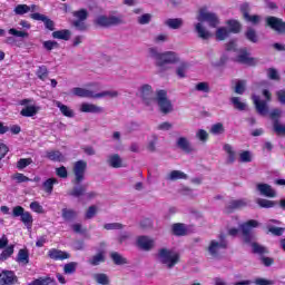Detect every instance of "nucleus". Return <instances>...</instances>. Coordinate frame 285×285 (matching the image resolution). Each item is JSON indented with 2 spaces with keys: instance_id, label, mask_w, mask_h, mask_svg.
<instances>
[{
  "instance_id": "4c0bfd02",
  "label": "nucleus",
  "mask_w": 285,
  "mask_h": 285,
  "mask_svg": "<svg viewBox=\"0 0 285 285\" xmlns=\"http://www.w3.org/2000/svg\"><path fill=\"white\" fill-rule=\"evenodd\" d=\"M88 262L91 266H99L101 262H106V256H104V253H98L97 255L92 256Z\"/></svg>"
},
{
  "instance_id": "49530a36",
  "label": "nucleus",
  "mask_w": 285,
  "mask_h": 285,
  "mask_svg": "<svg viewBox=\"0 0 285 285\" xmlns=\"http://www.w3.org/2000/svg\"><path fill=\"white\" fill-rule=\"evenodd\" d=\"M228 35H230V31H228V29H226L225 27L218 28L216 31V39H218V41H224V39H226Z\"/></svg>"
},
{
  "instance_id": "7ed1b4c3",
  "label": "nucleus",
  "mask_w": 285,
  "mask_h": 285,
  "mask_svg": "<svg viewBox=\"0 0 285 285\" xmlns=\"http://www.w3.org/2000/svg\"><path fill=\"white\" fill-rule=\"evenodd\" d=\"M155 104H157L163 115H170L175 110L173 101L168 99V92L164 89L156 92Z\"/></svg>"
},
{
  "instance_id": "f704fd0d",
  "label": "nucleus",
  "mask_w": 285,
  "mask_h": 285,
  "mask_svg": "<svg viewBox=\"0 0 285 285\" xmlns=\"http://www.w3.org/2000/svg\"><path fill=\"white\" fill-rule=\"evenodd\" d=\"M248 246H252V250L254 254L256 255H266V253H268V249L262 245H259L256 242H253L250 244H248Z\"/></svg>"
},
{
  "instance_id": "6e6552de",
  "label": "nucleus",
  "mask_w": 285,
  "mask_h": 285,
  "mask_svg": "<svg viewBox=\"0 0 285 285\" xmlns=\"http://www.w3.org/2000/svg\"><path fill=\"white\" fill-rule=\"evenodd\" d=\"M12 217H20V220L27 228H32V214L30 212H26V209L21 206H16L12 209Z\"/></svg>"
},
{
  "instance_id": "ddd939ff",
  "label": "nucleus",
  "mask_w": 285,
  "mask_h": 285,
  "mask_svg": "<svg viewBox=\"0 0 285 285\" xmlns=\"http://www.w3.org/2000/svg\"><path fill=\"white\" fill-rule=\"evenodd\" d=\"M17 282H19V278L14 275V272L8 269L0 272V285H14Z\"/></svg>"
},
{
  "instance_id": "13d9d810",
  "label": "nucleus",
  "mask_w": 285,
  "mask_h": 285,
  "mask_svg": "<svg viewBox=\"0 0 285 285\" xmlns=\"http://www.w3.org/2000/svg\"><path fill=\"white\" fill-rule=\"evenodd\" d=\"M151 19H153V14L144 13L142 16L137 18V21L140 26H146V24L150 23Z\"/></svg>"
},
{
  "instance_id": "864d4df0",
  "label": "nucleus",
  "mask_w": 285,
  "mask_h": 285,
  "mask_svg": "<svg viewBox=\"0 0 285 285\" xmlns=\"http://www.w3.org/2000/svg\"><path fill=\"white\" fill-rule=\"evenodd\" d=\"M78 264L75 262L68 263L63 267V272L66 275H72V273L77 272Z\"/></svg>"
},
{
  "instance_id": "052dcab7",
  "label": "nucleus",
  "mask_w": 285,
  "mask_h": 285,
  "mask_svg": "<svg viewBox=\"0 0 285 285\" xmlns=\"http://www.w3.org/2000/svg\"><path fill=\"white\" fill-rule=\"evenodd\" d=\"M245 37L248 39V41H252V43H257L258 41L257 33L254 29H248L245 33Z\"/></svg>"
},
{
  "instance_id": "7c9ffc66",
  "label": "nucleus",
  "mask_w": 285,
  "mask_h": 285,
  "mask_svg": "<svg viewBox=\"0 0 285 285\" xmlns=\"http://www.w3.org/2000/svg\"><path fill=\"white\" fill-rule=\"evenodd\" d=\"M110 257L116 266H124V264H128V259L117 252L111 253Z\"/></svg>"
},
{
  "instance_id": "603ef678",
  "label": "nucleus",
  "mask_w": 285,
  "mask_h": 285,
  "mask_svg": "<svg viewBox=\"0 0 285 285\" xmlns=\"http://www.w3.org/2000/svg\"><path fill=\"white\" fill-rule=\"evenodd\" d=\"M73 17H76L77 21H86V19H88V10L80 9L78 11H73Z\"/></svg>"
},
{
  "instance_id": "09e8293b",
  "label": "nucleus",
  "mask_w": 285,
  "mask_h": 285,
  "mask_svg": "<svg viewBox=\"0 0 285 285\" xmlns=\"http://www.w3.org/2000/svg\"><path fill=\"white\" fill-rule=\"evenodd\" d=\"M14 14H28V12H30V6L28 4H18L14 9H13Z\"/></svg>"
},
{
  "instance_id": "c03bdc74",
  "label": "nucleus",
  "mask_w": 285,
  "mask_h": 285,
  "mask_svg": "<svg viewBox=\"0 0 285 285\" xmlns=\"http://www.w3.org/2000/svg\"><path fill=\"white\" fill-rule=\"evenodd\" d=\"M36 75L39 79H41V81H46V79H48V75H49L48 67L40 66L36 72Z\"/></svg>"
},
{
  "instance_id": "8fccbe9b",
  "label": "nucleus",
  "mask_w": 285,
  "mask_h": 285,
  "mask_svg": "<svg viewBox=\"0 0 285 285\" xmlns=\"http://www.w3.org/2000/svg\"><path fill=\"white\" fill-rule=\"evenodd\" d=\"M232 104L236 110H246V104L242 102V98L239 97H233Z\"/></svg>"
},
{
  "instance_id": "cd10ccee",
  "label": "nucleus",
  "mask_w": 285,
  "mask_h": 285,
  "mask_svg": "<svg viewBox=\"0 0 285 285\" xmlns=\"http://www.w3.org/2000/svg\"><path fill=\"white\" fill-rule=\"evenodd\" d=\"M223 149L227 154V164H235L236 153L230 144H225Z\"/></svg>"
},
{
  "instance_id": "473e14b6",
  "label": "nucleus",
  "mask_w": 285,
  "mask_h": 285,
  "mask_svg": "<svg viewBox=\"0 0 285 285\" xmlns=\"http://www.w3.org/2000/svg\"><path fill=\"white\" fill-rule=\"evenodd\" d=\"M81 112H101L100 107H97V105L83 102L80 107Z\"/></svg>"
},
{
  "instance_id": "412c9836",
  "label": "nucleus",
  "mask_w": 285,
  "mask_h": 285,
  "mask_svg": "<svg viewBox=\"0 0 285 285\" xmlns=\"http://www.w3.org/2000/svg\"><path fill=\"white\" fill-rule=\"evenodd\" d=\"M27 285H57V281L50 276L39 277Z\"/></svg>"
},
{
  "instance_id": "e2e57ef3",
  "label": "nucleus",
  "mask_w": 285,
  "mask_h": 285,
  "mask_svg": "<svg viewBox=\"0 0 285 285\" xmlns=\"http://www.w3.org/2000/svg\"><path fill=\"white\" fill-rule=\"evenodd\" d=\"M85 20H75L72 22L73 28L80 30V32H85V30H88V24L83 22Z\"/></svg>"
},
{
  "instance_id": "6ab92c4d",
  "label": "nucleus",
  "mask_w": 285,
  "mask_h": 285,
  "mask_svg": "<svg viewBox=\"0 0 285 285\" xmlns=\"http://www.w3.org/2000/svg\"><path fill=\"white\" fill-rule=\"evenodd\" d=\"M166 181H177L178 179H188V175L181 170H171L165 176Z\"/></svg>"
},
{
  "instance_id": "423d86ee",
  "label": "nucleus",
  "mask_w": 285,
  "mask_h": 285,
  "mask_svg": "<svg viewBox=\"0 0 285 285\" xmlns=\"http://www.w3.org/2000/svg\"><path fill=\"white\" fill-rule=\"evenodd\" d=\"M263 95L265 96L266 100H262L259 96H255V95L252 96L254 106L258 115L268 114V101H271V91H268V89H264Z\"/></svg>"
},
{
  "instance_id": "72a5a7b5",
  "label": "nucleus",
  "mask_w": 285,
  "mask_h": 285,
  "mask_svg": "<svg viewBox=\"0 0 285 285\" xmlns=\"http://www.w3.org/2000/svg\"><path fill=\"white\" fill-rule=\"evenodd\" d=\"M39 112V107L37 106H27L20 111L22 117H35Z\"/></svg>"
},
{
  "instance_id": "f03ea898",
  "label": "nucleus",
  "mask_w": 285,
  "mask_h": 285,
  "mask_svg": "<svg viewBox=\"0 0 285 285\" xmlns=\"http://www.w3.org/2000/svg\"><path fill=\"white\" fill-rule=\"evenodd\" d=\"M180 255L177 250L170 248H160L157 253V259L159 264L168 268L169 271L175 268L179 264Z\"/></svg>"
},
{
  "instance_id": "f8f14e48",
  "label": "nucleus",
  "mask_w": 285,
  "mask_h": 285,
  "mask_svg": "<svg viewBox=\"0 0 285 285\" xmlns=\"http://www.w3.org/2000/svg\"><path fill=\"white\" fill-rule=\"evenodd\" d=\"M266 24L279 35H285V22L277 17H267Z\"/></svg>"
},
{
  "instance_id": "9b49d317",
  "label": "nucleus",
  "mask_w": 285,
  "mask_h": 285,
  "mask_svg": "<svg viewBox=\"0 0 285 285\" xmlns=\"http://www.w3.org/2000/svg\"><path fill=\"white\" fill-rule=\"evenodd\" d=\"M197 20L206 21L207 23H209L210 28H217V26H219V19L217 18V14L206 11V9H202L199 11Z\"/></svg>"
},
{
  "instance_id": "f257e3e1",
  "label": "nucleus",
  "mask_w": 285,
  "mask_h": 285,
  "mask_svg": "<svg viewBox=\"0 0 285 285\" xmlns=\"http://www.w3.org/2000/svg\"><path fill=\"white\" fill-rule=\"evenodd\" d=\"M149 56L155 59V63L159 72H166L170 70L168 65L179 63V55L175 51L159 52L157 48H149Z\"/></svg>"
},
{
  "instance_id": "58836bf2",
  "label": "nucleus",
  "mask_w": 285,
  "mask_h": 285,
  "mask_svg": "<svg viewBox=\"0 0 285 285\" xmlns=\"http://www.w3.org/2000/svg\"><path fill=\"white\" fill-rule=\"evenodd\" d=\"M273 130L278 136H285V125L279 122V120H274Z\"/></svg>"
},
{
  "instance_id": "774afa93",
  "label": "nucleus",
  "mask_w": 285,
  "mask_h": 285,
  "mask_svg": "<svg viewBox=\"0 0 285 285\" xmlns=\"http://www.w3.org/2000/svg\"><path fill=\"white\" fill-rule=\"evenodd\" d=\"M254 284H256V285H273L274 282L273 281H268L266 278H256Z\"/></svg>"
},
{
  "instance_id": "5fc2aeb1",
  "label": "nucleus",
  "mask_w": 285,
  "mask_h": 285,
  "mask_svg": "<svg viewBox=\"0 0 285 285\" xmlns=\"http://www.w3.org/2000/svg\"><path fill=\"white\" fill-rule=\"evenodd\" d=\"M227 26H229L230 32H234L236 35H237V32H239V30H242V24L237 20L227 21Z\"/></svg>"
},
{
  "instance_id": "c85d7f7f",
  "label": "nucleus",
  "mask_w": 285,
  "mask_h": 285,
  "mask_svg": "<svg viewBox=\"0 0 285 285\" xmlns=\"http://www.w3.org/2000/svg\"><path fill=\"white\" fill-rule=\"evenodd\" d=\"M55 184H59V180H57V178H48L42 184V188H43L45 193H48V195H52V190L55 188Z\"/></svg>"
},
{
  "instance_id": "69168bd1",
  "label": "nucleus",
  "mask_w": 285,
  "mask_h": 285,
  "mask_svg": "<svg viewBox=\"0 0 285 285\" xmlns=\"http://www.w3.org/2000/svg\"><path fill=\"white\" fill-rule=\"evenodd\" d=\"M95 23L101 28H106L108 26V17L99 16L98 19L95 20Z\"/></svg>"
},
{
  "instance_id": "37998d69",
  "label": "nucleus",
  "mask_w": 285,
  "mask_h": 285,
  "mask_svg": "<svg viewBox=\"0 0 285 285\" xmlns=\"http://www.w3.org/2000/svg\"><path fill=\"white\" fill-rule=\"evenodd\" d=\"M266 228L268 233H272V235H275L276 237H282V235H284V228L282 227H275L272 224H267Z\"/></svg>"
},
{
  "instance_id": "a18cd8bd",
  "label": "nucleus",
  "mask_w": 285,
  "mask_h": 285,
  "mask_svg": "<svg viewBox=\"0 0 285 285\" xmlns=\"http://www.w3.org/2000/svg\"><path fill=\"white\" fill-rule=\"evenodd\" d=\"M256 203L258 204V206L261 208H273L275 207L276 203L273 200H268V199H264V198H258L256 200Z\"/></svg>"
},
{
  "instance_id": "680f3d73",
  "label": "nucleus",
  "mask_w": 285,
  "mask_h": 285,
  "mask_svg": "<svg viewBox=\"0 0 285 285\" xmlns=\"http://www.w3.org/2000/svg\"><path fill=\"white\" fill-rule=\"evenodd\" d=\"M195 90L198 92H210V85H208V82H198L195 86Z\"/></svg>"
},
{
  "instance_id": "338daca9",
  "label": "nucleus",
  "mask_w": 285,
  "mask_h": 285,
  "mask_svg": "<svg viewBox=\"0 0 285 285\" xmlns=\"http://www.w3.org/2000/svg\"><path fill=\"white\" fill-rule=\"evenodd\" d=\"M196 137L197 139H199V141H208V131L204 129H199L196 132Z\"/></svg>"
},
{
  "instance_id": "bb28decb",
  "label": "nucleus",
  "mask_w": 285,
  "mask_h": 285,
  "mask_svg": "<svg viewBox=\"0 0 285 285\" xmlns=\"http://www.w3.org/2000/svg\"><path fill=\"white\" fill-rule=\"evenodd\" d=\"M55 105L57 106V108H59L60 112L65 117H69V118L75 117V111L72 109H70V107L61 104V101H56Z\"/></svg>"
},
{
  "instance_id": "e433bc0d",
  "label": "nucleus",
  "mask_w": 285,
  "mask_h": 285,
  "mask_svg": "<svg viewBox=\"0 0 285 285\" xmlns=\"http://www.w3.org/2000/svg\"><path fill=\"white\" fill-rule=\"evenodd\" d=\"M88 186L86 185H80L77 187H73V189L69 193L71 197H82V195H86Z\"/></svg>"
},
{
  "instance_id": "1a4fd4ad",
  "label": "nucleus",
  "mask_w": 285,
  "mask_h": 285,
  "mask_svg": "<svg viewBox=\"0 0 285 285\" xmlns=\"http://www.w3.org/2000/svg\"><path fill=\"white\" fill-rule=\"evenodd\" d=\"M86 168H88V164L83 160H78L73 165V175L75 180L73 184L79 185L81 181H83L86 177Z\"/></svg>"
},
{
  "instance_id": "4468645a",
  "label": "nucleus",
  "mask_w": 285,
  "mask_h": 285,
  "mask_svg": "<svg viewBox=\"0 0 285 285\" xmlns=\"http://www.w3.org/2000/svg\"><path fill=\"white\" fill-rule=\"evenodd\" d=\"M237 63H244L245 66H257V59L250 57V53L246 50H242L236 58Z\"/></svg>"
},
{
  "instance_id": "0e129e2a",
  "label": "nucleus",
  "mask_w": 285,
  "mask_h": 285,
  "mask_svg": "<svg viewBox=\"0 0 285 285\" xmlns=\"http://www.w3.org/2000/svg\"><path fill=\"white\" fill-rule=\"evenodd\" d=\"M94 279H96L98 284L108 285V276L106 274H95Z\"/></svg>"
},
{
  "instance_id": "2f4dec72",
  "label": "nucleus",
  "mask_w": 285,
  "mask_h": 285,
  "mask_svg": "<svg viewBox=\"0 0 285 285\" xmlns=\"http://www.w3.org/2000/svg\"><path fill=\"white\" fill-rule=\"evenodd\" d=\"M46 157L50 159V161H63V154L59 150L47 151Z\"/></svg>"
},
{
  "instance_id": "b1692460",
  "label": "nucleus",
  "mask_w": 285,
  "mask_h": 285,
  "mask_svg": "<svg viewBox=\"0 0 285 285\" xmlns=\"http://www.w3.org/2000/svg\"><path fill=\"white\" fill-rule=\"evenodd\" d=\"M124 23V16L121 13H109L108 26H121Z\"/></svg>"
},
{
  "instance_id": "f3484780",
  "label": "nucleus",
  "mask_w": 285,
  "mask_h": 285,
  "mask_svg": "<svg viewBox=\"0 0 285 285\" xmlns=\"http://www.w3.org/2000/svg\"><path fill=\"white\" fill-rule=\"evenodd\" d=\"M137 244L141 250H151V248H155V240L148 236L138 237Z\"/></svg>"
},
{
  "instance_id": "0eeeda50",
  "label": "nucleus",
  "mask_w": 285,
  "mask_h": 285,
  "mask_svg": "<svg viewBox=\"0 0 285 285\" xmlns=\"http://www.w3.org/2000/svg\"><path fill=\"white\" fill-rule=\"evenodd\" d=\"M71 92H72V95H75V97H82V98H87V99H101L104 97H108V91L95 94V91H92L90 89H83L81 87L72 88Z\"/></svg>"
},
{
  "instance_id": "5701e85b",
  "label": "nucleus",
  "mask_w": 285,
  "mask_h": 285,
  "mask_svg": "<svg viewBox=\"0 0 285 285\" xmlns=\"http://www.w3.org/2000/svg\"><path fill=\"white\" fill-rule=\"evenodd\" d=\"M16 262H18V264H23L24 266L30 264V254L28 253V249H20Z\"/></svg>"
},
{
  "instance_id": "bf43d9fd",
  "label": "nucleus",
  "mask_w": 285,
  "mask_h": 285,
  "mask_svg": "<svg viewBox=\"0 0 285 285\" xmlns=\"http://www.w3.org/2000/svg\"><path fill=\"white\" fill-rule=\"evenodd\" d=\"M9 35H12L13 37H20L21 39H28V37H30L27 31H19L14 28L9 29Z\"/></svg>"
},
{
  "instance_id": "6e6d98bb",
  "label": "nucleus",
  "mask_w": 285,
  "mask_h": 285,
  "mask_svg": "<svg viewBox=\"0 0 285 285\" xmlns=\"http://www.w3.org/2000/svg\"><path fill=\"white\" fill-rule=\"evenodd\" d=\"M32 164V158H21L17 163V169L18 170H23V168H28Z\"/></svg>"
},
{
  "instance_id": "79ce46f5",
  "label": "nucleus",
  "mask_w": 285,
  "mask_h": 285,
  "mask_svg": "<svg viewBox=\"0 0 285 285\" xmlns=\"http://www.w3.org/2000/svg\"><path fill=\"white\" fill-rule=\"evenodd\" d=\"M239 161L242 164H250L253 161V154L248 150H244L239 154Z\"/></svg>"
},
{
  "instance_id": "4d7b16f0",
  "label": "nucleus",
  "mask_w": 285,
  "mask_h": 285,
  "mask_svg": "<svg viewBox=\"0 0 285 285\" xmlns=\"http://www.w3.org/2000/svg\"><path fill=\"white\" fill-rule=\"evenodd\" d=\"M236 95H244L246 92V80H238L235 86Z\"/></svg>"
},
{
  "instance_id": "ea45409f",
  "label": "nucleus",
  "mask_w": 285,
  "mask_h": 285,
  "mask_svg": "<svg viewBox=\"0 0 285 285\" xmlns=\"http://www.w3.org/2000/svg\"><path fill=\"white\" fill-rule=\"evenodd\" d=\"M209 132L212 135H224V132H226V129L224 128V124L217 122L212 126Z\"/></svg>"
},
{
  "instance_id": "2eb2a0df",
  "label": "nucleus",
  "mask_w": 285,
  "mask_h": 285,
  "mask_svg": "<svg viewBox=\"0 0 285 285\" xmlns=\"http://www.w3.org/2000/svg\"><path fill=\"white\" fill-rule=\"evenodd\" d=\"M256 189L258 193H261V195H263V197H277V191H275V189H273V187L268 184H257Z\"/></svg>"
},
{
  "instance_id": "4be33fe9",
  "label": "nucleus",
  "mask_w": 285,
  "mask_h": 285,
  "mask_svg": "<svg viewBox=\"0 0 285 285\" xmlns=\"http://www.w3.org/2000/svg\"><path fill=\"white\" fill-rule=\"evenodd\" d=\"M72 36V32L68 29H62L58 31L52 32L53 39H62V41H70V37Z\"/></svg>"
},
{
  "instance_id": "a19ab883",
  "label": "nucleus",
  "mask_w": 285,
  "mask_h": 285,
  "mask_svg": "<svg viewBox=\"0 0 285 285\" xmlns=\"http://www.w3.org/2000/svg\"><path fill=\"white\" fill-rule=\"evenodd\" d=\"M75 217H77V212H75V209H68V208L62 209V218L66 222H70L75 219Z\"/></svg>"
},
{
  "instance_id": "a878e982",
  "label": "nucleus",
  "mask_w": 285,
  "mask_h": 285,
  "mask_svg": "<svg viewBox=\"0 0 285 285\" xmlns=\"http://www.w3.org/2000/svg\"><path fill=\"white\" fill-rule=\"evenodd\" d=\"M177 146L180 148V150H184V153H193V147H190V141L186 137H180L177 140Z\"/></svg>"
},
{
  "instance_id": "de8ad7c7",
  "label": "nucleus",
  "mask_w": 285,
  "mask_h": 285,
  "mask_svg": "<svg viewBox=\"0 0 285 285\" xmlns=\"http://www.w3.org/2000/svg\"><path fill=\"white\" fill-rule=\"evenodd\" d=\"M14 253V246H8L1 254H0V262H6L8 257H10Z\"/></svg>"
},
{
  "instance_id": "dca6fc26",
  "label": "nucleus",
  "mask_w": 285,
  "mask_h": 285,
  "mask_svg": "<svg viewBox=\"0 0 285 285\" xmlns=\"http://www.w3.org/2000/svg\"><path fill=\"white\" fill-rule=\"evenodd\" d=\"M248 205L246 199L230 200L225 207V213H234V210H239Z\"/></svg>"
},
{
  "instance_id": "20e7f679",
  "label": "nucleus",
  "mask_w": 285,
  "mask_h": 285,
  "mask_svg": "<svg viewBox=\"0 0 285 285\" xmlns=\"http://www.w3.org/2000/svg\"><path fill=\"white\" fill-rule=\"evenodd\" d=\"M226 248H228V240H226V235L219 234L218 240L213 239L209 242L207 252L209 253L210 257L217 259V257H219V252L226 250Z\"/></svg>"
},
{
  "instance_id": "9d476101",
  "label": "nucleus",
  "mask_w": 285,
  "mask_h": 285,
  "mask_svg": "<svg viewBox=\"0 0 285 285\" xmlns=\"http://www.w3.org/2000/svg\"><path fill=\"white\" fill-rule=\"evenodd\" d=\"M140 97L145 104V106H153L155 104V92L153 91V86L142 85L140 87Z\"/></svg>"
},
{
  "instance_id": "a211bd4d",
  "label": "nucleus",
  "mask_w": 285,
  "mask_h": 285,
  "mask_svg": "<svg viewBox=\"0 0 285 285\" xmlns=\"http://www.w3.org/2000/svg\"><path fill=\"white\" fill-rule=\"evenodd\" d=\"M48 255L50 259H56V261L70 259V254L61 249H55V248L50 249Z\"/></svg>"
},
{
  "instance_id": "3c124183",
  "label": "nucleus",
  "mask_w": 285,
  "mask_h": 285,
  "mask_svg": "<svg viewBox=\"0 0 285 285\" xmlns=\"http://www.w3.org/2000/svg\"><path fill=\"white\" fill-rule=\"evenodd\" d=\"M186 70H188V63L183 62L180 66L176 69V75L179 77V79L186 78Z\"/></svg>"
},
{
  "instance_id": "aec40b11",
  "label": "nucleus",
  "mask_w": 285,
  "mask_h": 285,
  "mask_svg": "<svg viewBox=\"0 0 285 285\" xmlns=\"http://www.w3.org/2000/svg\"><path fill=\"white\" fill-rule=\"evenodd\" d=\"M165 26L171 30H179L184 26V19L181 18H169L165 21Z\"/></svg>"
},
{
  "instance_id": "c9c22d12",
  "label": "nucleus",
  "mask_w": 285,
  "mask_h": 285,
  "mask_svg": "<svg viewBox=\"0 0 285 285\" xmlns=\"http://www.w3.org/2000/svg\"><path fill=\"white\" fill-rule=\"evenodd\" d=\"M171 230L177 237H184L186 235V226L181 223L174 224Z\"/></svg>"
},
{
  "instance_id": "c756f323",
  "label": "nucleus",
  "mask_w": 285,
  "mask_h": 285,
  "mask_svg": "<svg viewBox=\"0 0 285 285\" xmlns=\"http://www.w3.org/2000/svg\"><path fill=\"white\" fill-rule=\"evenodd\" d=\"M195 30L200 39H210L212 35L208 30H206L200 22L195 24Z\"/></svg>"
},
{
  "instance_id": "393cba45",
  "label": "nucleus",
  "mask_w": 285,
  "mask_h": 285,
  "mask_svg": "<svg viewBox=\"0 0 285 285\" xmlns=\"http://www.w3.org/2000/svg\"><path fill=\"white\" fill-rule=\"evenodd\" d=\"M109 166L111 168H124V159H121L119 154H114L109 157Z\"/></svg>"
},
{
  "instance_id": "39448f33",
  "label": "nucleus",
  "mask_w": 285,
  "mask_h": 285,
  "mask_svg": "<svg viewBox=\"0 0 285 285\" xmlns=\"http://www.w3.org/2000/svg\"><path fill=\"white\" fill-rule=\"evenodd\" d=\"M259 226V222L255 219L247 220L246 223H243L238 226L242 236L243 242L245 244H252L255 239V234H253V228H257Z\"/></svg>"
}]
</instances>
